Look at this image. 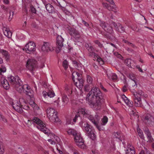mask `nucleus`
Instances as JSON below:
<instances>
[{
	"mask_svg": "<svg viewBox=\"0 0 154 154\" xmlns=\"http://www.w3.org/2000/svg\"><path fill=\"white\" fill-rule=\"evenodd\" d=\"M152 116L149 114L147 115L145 117V119L147 121H150L151 120V118Z\"/></svg>",
	"mask_w": 154,
	"mask_h": 154,
	"instance_id": "obj_46",
	"label": "nucleus"
},
{
	"mask_svg": "<svg viewBox=\"0 0 154 154\" xmlns=\"http://www.w3.org/2000/svg\"><path fill=\"white\" fill-rule=\"evenodd\" d=\"M28 121V122H32L33 123H35L36 124L38 125L37 128L45 134H48L50 133L49 130L46 127L45 124L43 123L42 121L38 118L34 117L32 119V121L29 120Z\"/></svg>",
	"mask_w": 154,
	"mask_h": 154,
	"instance_id": "obj_5",
	"label": "nucleus"
},
{
	"mask_svg": "<svg viewBox=\"0 0 154 154\" xmlns=\"http://www.w3.org/2000/svg\"><path fill=\"white\" fill-rule=\"evenodd\" d=\"M6 69L5 66L3 65H2L1 68H0V74H1L2 72H5L6 71Z\"/></svg>",
	"mask_w": 154,
	"mask_h": 154,
	"instance_id": "obj_38",
	"label": "nucleus"
},
{
	"mask_svg": "<svg viewBox=\"0 0 154 154\" xmlns=\"http://www.w3.org/2000/svg\"><path fill=\"white\" fill-rule=\"evenodd\" d=\"M30 9L32 12L33 13L36 14V10L35 8L33 6H30Z\"/></svg>",
	"mask_w": 154,
	"mask_h": 154,
	"instance_id": "obj_47",
	"label": "nucleus"
},
{
	"mask_svg": "<svg viewBox=\"0 0 154 154\" xmlns=\"http://www.w3.org/2000/svg\"><path fill=\"white\" fill-rule=\"evenodd\" d=\"M80 117L79 114L78 113L77 114H76L75 117L73 119V121L74 122H75L76 121V120H77V119L78 118V117Z\"/></svg>",
	"mask_w": 154,
	"mask_h": 154,
	"instance_id": "obj_52",
	"label": "nucleus"
},
{
	"mask_svg": "<svg viewBox=\"0 0 154 154\" xmlns=\"http://www.w3.org/2000/svg\"><path fill=\"white\" fill-rule=\"evenodd\" d=\"M75 85L79 88H82L83 86V81L77 80L74 83Z\"/></svg>",
	"mask_w": 154,
	"mask_h": 154,
	"instance_id": "obj_25",
	"label": "nucleus"
},
{
	"mask_svg": "<svg viewBox=\"0 0 154 154\" xmlns=\"http://www.w3.org/2000/svg\"><path fill=\"white\" fill-rule=\"evenodd\" d=\"M108 119L107 117L104 116L102 119V124L103 125H105L108 122Z\"/></svg>",
	"mask_w": 154,
	"mask_h": 154,
	"instance_id": "obj_34",
	"label": "nucleus"
},
{
	"mask_svg": "<svg viewBox=\"0 0 154 154\" xmlns=\"http://www.w3.org/2000/svg\"><path fill=\"white\" fill-rule=\"evenodd\" d=\"M147 138L148 140V142H149V143H152L153 141H154V140L152 137V135L149 136V137H147Z\"/></svg>",
	"mask_w": 154,
	"mask_h": 154,
	"instance_id": "obj_48",
	"label": "nucleus"
},
{
	"mask_svg": "<svg viewBox=\"0 0 154 154\" xmlns=\"http://www.w3.org/2000/svg\"><path fill=\"white\" fill-rule=\"evenodd\" d=\"M94 42L100 48H102L103 47V45L98 40H96L94 41Z\"/></svg>",
	"mask_w": 154,
	"mask_h": 154,
	"instance_id": "obj_43",
	"label": "nucleus"
},
{
	"mask_svg": "<svg viewBox=\"0 0 154 154\" xmlns=\"http://www.w3.org/2000/svg\"><path fill=\"white\" fill-rule=\"evenodd\" d=\"M3 31L4 34L5 36L9 38L11 37L12 33L8 29L5 27H4Z\"/></svg>",
	"mask_w": 154,
	"mask_h": 154,
	"instance_id": "obj_22",
	"label": "nucleus"
},
{
	"mask_svg": "<svg viewBox=\"0 0 154 154\" xmlns=\"http://www.w3.org/2000/svg\"><path fill=\"white\" fill-rule=\"evenodd\" d=\"M54 138L55 139L57 143H59L60 142V139L57 136H55L54 137Z\"/></svg>",
	"mask_w": 154,
	"mask_h": 154,
	"instance_id": "obj_54",
	"label": "nucleus"
},
{
	"mask_svg": "<svg viewBox=\"0 0 154 154\" xmlns=\"http://www.w3.org/2000/svg\"><path fill=\"white\" fill-rule=\"evenodd\" d=\"M127 86L126 85H125L122 88V91L123 92H126L128 89H127Z\"/></svg>",
	"mask_w": 154,
	"mask_h": 154,
	"instance_id": "obj_51",
	"label": "nucleus"
},
{
	"mask_svg": "<svg viewBox=\"0 0 154 154\" xmlns=\"http://www.w3.org/2000/svg\"><path fill=\"white\" fill-rule=\"evenodd\" d=\"M145 134L147 136V137H149V136L152 135L149 129L148 128H146L144 131Z\"/></svg>",
	"mask_w": 154,
	"mask_h": 154,
	"instance_id": "obj_32",
	"label": "nucleus"
},
{
	"mask_svg": "<svg viewBox=\"0 0 154 154\" xmlns=\"http://www.w3.org/2000/svg\"><path fill=\"white\" fill-rule=\"evenodd\" d=\"M80 125L83 129L84 128L86 135L89 134L94 130L92 129V127L87 122H80Z\"/></svg>",
	"mask_w": 154,
	"mask_h": 154,
	"instance_id": "obj_12",
	"label": "nucleus"
},
{
	"mask_svg": "<svg viewBox=\"0 0 154 154\" xmlns=\"http://www.w3.org/2000/svg\"><path fill=\"white\" fill-rule=\"evenodd\" d=\"M24 92L26 95L29 96L30 98L33 97L34 92L31 89L28 90H25V92Z\"/></svg>",
	"mask_w": 154,
	"mask_h": 154,
	"instance_id": "obj_27",
	"label": "nucleus"
},
{
	"mask_svg": "<svg viewBox=\"0 0 154 154\" xmlns=\"http://www.w3.org/2000/svg\"><path fill=\"white\" fill-rule=\"evenodd\" d=\"M0 53L2 54L3 57H5L6 60L9 59V55L7 51L4 50H0Z\"/></svg>",
	"mask_w": 154,
	"mask_h": 154,
	"instance_id": "obj_24",
	"label": "nucleus"
},
{
	"mask_svg": "<svg viewBox=\"0 0 154 154\" xmlns=\"http://www.w3.org/2000/svg\"><path fill=\"white\" fill-rule=\"evenodd\" d=\"M134 90L135 92L133 91L134 96V100L135 106L137 107H142L143 105L142 104L141 97L143 96L145 98H146L147 97V94H144L141 91H138L137 89L135 88Z\"/></svg>",
	"mask_w": 154,
	"mask_h": 154,
	"instance_id": "obj_3",
	"label": "nucleus"
},
{
	"mask_svg": "<svg viewBox=\"0 0 154 154\" xmlns=\"http://www.w3.org/2000/svg\"><path fill=\"white\" fill-rule=\"evenodd\" d=\"M47 113L49 119L52 122H57L59 119L57 115V112L55 110L51 108H48L47 110Z\"/></svg>",
	"mask_w": 154,
	"mask_h": 154,
	"instance_id": "obj_6",
	"label": "nucleus"
},
{
	"mask_svg": "<svg viewBox=\"0 0 154 154\" xmlns=\"http://www.w3.org/2000/svg\"><path fill=\"white\" fill-rule=\"evenodd\" d=\"M67 30L69 34L72 36L75 37L76 38H79L80 36L79 32L75 29L68 25Z\"/></svg>",
	"mask_w": 154,
	"mask_h": 154,
	"instance_id": "obj_13",
	"label": "nucleus"
},
{
	"mask_svg": "<svg viewBox=\"0 0 154 154\" xmlns=\"http://www.w3.org/2000/svg\"><path fill=\"white\" fill-rule=\"evenodd\" d=\"M65 7V6H64L63 7H61V8L64 13H66L67 12H68V11L66 10V9Z\"/></svg>",
	"mask_w": 154,
	"mask_h": 154,
	"instance_id": "obj_59",
	"label": "nucleus"
},
{
	"mask_svg": "<svg viewBox=\"0 0 154 154\" xmlns=\"http://www.w3.org/2000/svg\"><path fill=\"white\" fill-rule=\"evenodd\" d=\"M87 82L89 84H92V78L89 75L87 76Z\"/></svg>",
	"mask_w": 154,
	"mask_h": 154,
	"instance_id": "obj_40",
	"label": "nucleus"
},
{
	"mask_svg": "<svg viewBox=\"0 0 154 154\" xmlns=\"http://www.w3.org/2000/svg\"><path fill=\"white\" fill-rule=\"evenodd\" d=\"M55 95V94L53 91H49L48 92V96L50 97H52Z\"/></svg>",
	"mask_w": 154,
	"mask_h": 154,
	"instance_id": "obj_39",
	"label": "nucleus"
},
{
	"mask_svg": "<svg viewBox=\"0 0 154 154\" xmlns=\"http://www.w3.org/2000/svg\"><path fill=\"white\" fill-rule=\"evenodd\" d=\"M23 104L20 105V103H13L12 105L13 108L17 111L19 113H22L23 112L22 109L28 110L29 109V105H24L23 107Z\"/></svg>",
	"mask_w": 154,
	"mask_h": 154,
	"instance_id": "obj_10",
	"label": "nucleus"
},
{
	"mask_svg": "<svg viewBox=\"0 0 154 154\" xmlns=\"http://www.w3.org/2000/svg\"><path fill=\"white\" fill-rule=\"evenodd\" d=\"M1 82L3 88L7 90L9 88V85L7 80L4 77H2L1 79Z\"/></svg>",
	"mask_w": 154,
	"mask_h": 154,
	"instance_id": "obj_19",
	"label": "nucleus"
},
{
	"mask_svg": "<svg viewBox=\"0 0 154 154\" xmlns=\"http://www.w3.org/2000/svg\"><path fill=\"white\" fill-rule=\"evenodd\" d=\"M48 141L50 142L51 143V144H55V142H54V141H53L51 139H49L48 140Z\"/></svg>",
	"mask_w": 154,
	"mask_h": 154,
	"instance_id": "obj_61",
	"label": "nucleus"
},
{
	"mask_svg": "<svg viewBox=\"0 0 154 154\" xmlns=\"http://www.w3.org/2000/svg\"><path fill=\"white\" fill-rule=\"evenodd\" d=\"M88 54L89 56L94 57H97L98 56V55L94 51H92L88 52Z\"/></svg>",
	"mask_w": 154,
	"mask_h": 154,
	"instance_id": "obj_37",
	"label": "nucleus"
},
{
	"mask_svg": "<svg viewBox=\"0 0 154 154\" xmlns=\"http://www.w3.org/2000/svg\"><path fill=\"white\" fill-rule=\"evenodd\" d=\"M114 136L115 138H118V139L120 140L121 136L120 134L118 132H117L115 133Z\"/></svg>",
	"mask_w": 154,
	"mask_h": 154,
	"instance_id": "obj_44",
	"label": "nucleus"
},
{
	"mask_svg": "<svg viewBox=\"0 0 154 154\" xmlns=\"http://www.w3.org/2000/svg\"><path fill=\"white\" fill-rule=\"evenodd\" d=\"M94 124L98 129L99 131H100L101 128H100V126L98 125V123H99V121L100 120V118L97 115H96L95 116V118L93 117H90L89 119Z\"/></svg>",
	"mask_w": 154,
	"mask_h": 154,
	"instance_id": "obj_16",
	"label": "nucleus"
},
{
	"mask_svg": "<svg viewBox=\"0 0 154 154\" xmlns=\"http://www.w3.org/2000/svg\"><path fill=\"white\" fill-rule=\"evenodd\" d=\"M100 25L106 32L104 34L106 38L110 40L115 38V34L112 28L108 24L104 21H101Z\"/></svg>",
	"mask_w": 154,
	"mask_h": 154,
	"instance_id": "obj_2",
	"label": "nucleus"
},
{
	"mask_svg": "<svg viewBox=\"0 0 154 154\" xmlns=\"http://www.w3.org/2000/svg\"><path fill=\"white\" fill-rule=\"evenodd\" d=\"M84 90L86 91H88L89 90V86L88 85H86L85 86Z\"/></svg>",
	"mask_w": 154,
	"mask_h": 154,
	"instance_id": "obj_56",
	"label": "nucleus"
},
{
	"mask_svg": "<svg viewBox=\"0 0 154 154\" xmlns=\"http://www.w3.org/2000/svg\"><path fill=\"white\" fill-rule=\"evenodd\" d=\"M136 68L138 69V70L142 72H143V71L142 69H141V68H140V66H136Z\"/></svg>",
	"mask_w": 154,
	"mask_h": 154,
	"instance_id": "obj_62",
	"label": "nucleus"
},
{
	"mask_svg": "<svg viewBox=\"0 0 154 154\" xmlns=\"http://www.w3.org/2000/svg\"><path fill=\"white\" fill-rule=\"evenodd\" d=\"M122 98L124 101L129 106L132 107L133 106V103L132 102H131L126 97L124 94H123L122 96Z\"/></svg>",
	"mask_w": 154,
	"mask_h": 154,
	"instance_id": "obj_21",
	"label": "nucleus"
},
{
	"mask_svg": "<svg viewBox=\"0 0 154 154\" xmlns=\"http://www.w3.org/2000/svg\"><path fill=\"white\" fill-rule=\"evenodd\" d=\"M116 7L115 5H113L112 6H109V7L108 8V10L109 11H113L114 12L116 13L117 11H115L116 10Z\"/></svg>",
	"mask_w": 154,
	"mask_h": 154,
	"instance_id": "obj_36",
	"label": "nucleus"
},
{
	"mask_svg": "<svg viewBox=\"0 0 154 154\" xmlns=\"http://www.w3.org/2000/svg\"><path fill=\"white\" fill-rule=\"evenodd\" d=\"M42 94L44 97H46L47 95L48 96V92L45 91H43Z\"/></svg>",
	"mask_w": 154,
	"mask_h": 154,
	"instance_id": "obj_64",
	"label": "nucleus"
},
{
	"mask_svg": "<svg viewBox=\"0 0 154 154\" xmlns=\"http://www.w3.org/2000/svg\"><path fill=\"white\" fill-rule=\"evenodd\" d=\"M57 2L56 3V5L58 6L61 7H63L66 5V2L64 0H57Z\"/></svg>",
	"mask_w": 154,
	"mask_h": 154,
	"instance_id": "obj_23",
	"label": "nucleus"
},
{
	"mask_svg": "<svg viewBox=\"0 0 154 154\" xmlns=\"http://www.w3.org/2000/svg\"><path fill=\"white\" fill-rule=\"evenodd\" d=\"M56 47L55 48L56 51L57 53H59L62 50L63 46L64 39L61 35H58L56 39Z\"/></svg>",
	"mask_w": 154,
	"mask_h": 154,
	"instance_id": "obj_9",
	"label": "nucleus"
},
{
	"mask_svg": "<svg viewBox=\"0 0 154 154\" xmlns=\"http://www.w3.org/2000/svg\"><path fill=\"white\" fill-rule=\"evenodd\" d=\"M132 60L129 59H126L125 61V65L131 68V63Z\"/></svg>",
	"mask_w": 154,
	"mask_h": 154,
	"instance_id": "obj_31",
	"label": "nucleus"
},
{
	"mask_svg": "<svg viewBox=\"0 0 154 154\" xmlns=\"http://www.w3.org/2000/svg\"><path fill=\"white\" fill-rule=\"evenodd\" d=\"M62 99L63 103L61 104V105L62 106H64L67 103L68 101V99L66 95H64L62 97Z\"/></svg>",
	"mask_w": 154,
	"mask_h": 154,
	"instance_id": "obj_29",
	"label": "nucleus"
},
{
	"mask_svg": "<svg viewBox=\"0 0 154 154\" xmlns=\"http://www.w3.org/2000/svg\"><path fill=\"white\" fill-rule=\"evenodd\" d=\"M82 23H83L85 25V26H89V25L87 22H86L85 21L83 20H82Z\"/></svg>",
	"mask_w": 154,
	"mask_h": 154,
	"instance_id": "obj_63",
	"label": "nucleus"
},
{
	"mask_svg": "<svg viewBox=\"0 0 154 154\" xmlns=\"http://www.w3.org/2000/svg\"><path fill=\"white\" fill-rule=\"evenodd\" d=\"M19 100L20 102H21L22 104L25 103L26 104V103L25 100L23 98H20Z\"/></svg>",
	"mask_w": 154,
	"mask_h": 154,
	"instance_id": "obj_53",
	"label": "nucleus"
},
{
	"mask_svg": "<svg viewBox=\"0 0 154 154\" xmlns=\"http://www.w3.org/2000/svg\"><path fill=\"white\" fill-rule=\"evenodd\" d=\"M65 7V6H64L63 7H61V8L64 13H66L67 12H68V11L66 10V9Z\"/></svg>",
	"mask_w": 154,
	"mask_h": 154,
	"instance_id": "obj_58",
	"label": "nucleus"
},
{
	"mask_svg": "<svg viewBox=\"0 0 154 154\" xmlns=\"http://www.w3.org/2000/svg\"><path fill=\"white\" fill-rule=\"evenodd\" d=\"M102 5L103 7H105L107 9L109 7V5L107 3H103Z\"/></svg>",
	"mask_w": 154,
	"mask_h": 154,
	"instance_id": "obj_55",
	"label": "nucleus"
},
{
	"mask_svg": "<svg viewBox=\"0 0 154 154\" xmlns=\"http://www.w3.org/2000/svg\"><path fill=\"white\" fill-rule=\"evenodd\" d=\"M67 133L69 135H72L75 136V141L77 146L81 148H85V145L84 144V141L80 134H77L75 131L72 129L68 130Z\"/></svg>",
	"mask_w": 154,
	"mask_h": 154,
	"instance_id": "obj_4",
	"label": "nucleus"
},
{
	"mask_svg": "<svg viewBox=\"0 0 154 154\" xmlns=\"http://www.w3.org/2000/svg\"><path fill=\"white\" fill-rule=\"evenodd\" d=\"M86 99L90 106H92L96 110L101 109L104 101L103 94L97 87H93L87 95Z\"/></svg>",
	"mask_w": 154,
	"mask_h": 154,
	"instance_id": "obj_1",
	"label": "nucleus"
},
{
	"mask_svg": "<svg viewBox=\"0 0 154 154\" xmlns=\"http://www.w3.org/2000/svg\"><path fill=\"white\" fill-rule=\"evenodd\" d=\"M37 61L35 60L29 59L26 63V67L30 70L32 71L36 67Z\"/></svg>",
	"mask_w": 154,
	"mask_h": 154,
	"instance_id": "obj_11",
	"label": "nucleus"
},
{
	"mask_svg": "<svg viewBox=\"0 0 154 154\" xmlns=\"http://www.w3.org/2000/svg\"><path fill=\"white\" fill-rule=\"evenodd\" d=\"M29 104L30 106L33 107L35 108V107L37 106V105L36 104L35 102L33 101H31L29 102Z\"/></svg>",
	"mask_w": 154,
	"mask_h": 154,
	"instance_id": "obj_41",
	"label": "nucleus"
},
{
	"mask_svg": "<svg viewBox=\"0 0 154 154\" xmlns=\"http://www.w3.org/2000/svg\"><path fill=\"white\" fill-rule=\"evenodd\" d=\"M126 154H135V150L134 148H128L126 151Z\"/></svg>",
	"mask_w": 154,
	"mask_h": 154,
	"instance_id": "obj_26",
	"label": "nucleus"
},
{
	"mask_svg": "<svg viewBox=\"0 0 154 154\" xmlns=\"http://www.w3.org/2000/svg\"><path fill=\"white\" fill-rule=\"evenodd\" d=\"M36 49V46L35 43L32 41H30L25 46L23 50H25L26 52L28 54H31L33 53Z\"/></svg>",
	"mask_w": 154,
	"mask_h": 154,
	"instance_id": "obj_8",
	"label": "nucleus"
},
{
	"mask_svg": "<svg viewBox=\"0 0 154 154\" xmlns=\"http://www.w3.org/2000/svg\"><path fill=\"white\" fill-rule=\"evenodd\" d=\"M51 45L48 42H44L43 44L42 47V50L44 52H48L54 50L55 48L52 47L51 48Z\"/></svg>",
	"mask_w": 154,
	"mask_h": 154,
	"instance_id": "obj_14",
	"label": "nucleus"
},
{
	"mask_svg": "<svg viewBox=\"0 0 154 154\" xmlns=\"http://www.w3.org/2000/svg\"><path fill=\"white\" fill-rule=\"evenodd\" d=\"M117 76L116 74H112L110 79L113 81H115L117 79Z\"/></svg>",
	"mask_w": 154,
	"mask_h": 154,
	"instance_id": "obj_42",
	"label": "nucleus"
},
{
	"mask_svg": "<svg viewBox=\"0 0 154 154\" xmlns=\"http://www.w3.org/2000/svg\"><path fill=\"white\" fill-rule=\"evenodd\" d=\"M111 24L114 26L116 31L120 33H123L125 32V29L124 27L120 23H116L112 21Z\"/></svg>",
	"mask_w": 154,
	"mask_h": 154,
	"instance_id": "obj_15",
	"label": "nucleus"
},
{
	"mask_svg": "<svg viewBox=\"0 0 154 154\" xmlns=\"http://www.w3.org/2000/svg\"><path fill=\"white\" fill-rule=\"evenodd\" d=\"M86 116L89 115L88 112L86 109L84 108H82L80 111L79 112Z\"/></svg>",
	"mask_w": 154,
	"mask_h": 154,
	"instance_id": "obj_30",
	"label": "nucleus"
},
{
	"mask_svg": "<svg viewBox=\"0 0 154 154\" xmlns=\"http://www.w3.org/2000/svg\"><path fill=\"white\" fill-rule=\"evenodd\" d=\"M95 50V49L93 47V46L91 47V48L88 51V52H91L92 51H94Z\"/></svg>",
	"mask_w": 154,
	"mask_h": 154,
	"instance_id": "obj_57",
	"label": "nucleus"
},
{
	"mask_svg": "<svg viewBox=\"0 0 154 154\" xmlns=\"http://www.w3.org/2000/svg\"><path fill=\"white\" fill-rule=\"evenodd\" d=\"M30 88L27 85H22V83L21 85H20V86H19L18 88H17V91L21 93L22 91H24L25 90H30Z\"/></svg>",
	"mask_w": 154,
	"mask_h": 154,
	"instance_id": "obj_17",
	"label": "nucleus"
},
{
	"mask_svg": "<svg viewBox=\"0 0 154 154\" xmlns=\"http://www.w3.org/2000/svg\"><path fill=\"white\" fill-rule=\"evenodd\" d=\"M8 79L12 85L13 87L17 91L20 85H21L22 82L18 76L15 77L10 75L8 77Z\"/></svg>",
	"mask_w": 154,
	"mask_h": 154,
	"instance_id": "obj_7",
	"label": "nucleus"
},
{
	"mask_svg": "<svg viewBox=\"0 0 154 154\" xmlns=\"http://www.w3.org/2000/svg\"><path fill=\"white\" fill-rule=\"evenodd\" d=\"M10 15L9 17L8 20L9 21H11L13 17L14 12L13 11H10L9 12Z\"/></svg>",
	"mask_w": 154,
	"mask_h": 154,
	"instance_id": "obj_45",
	"label": "nucleus"
},
{
	"mask_svg": "<svg viewBox=\"0 0 154 154\" xmlns=\"http://www.w3.org/2000/svg\"><path fill=\"white\" fill-rule=\"evenodd\" d=\"M127 76L129 77V79L134 82L135 84L134 85L132 86V87L131 88V89L133 90H134L135 89V88H136L137 87V84L135 81L136 78L134 77V75L133 74H129L128 75H127Z\"/></svg>",
	"mask_w": 154,
	"mask_h": 154,
	"instance_id": "obj_20",
	"label": "nucleus"
},
{
	"mask_svg": "<svg viewBox=\"0 0 154 154\" xmlns=\"http://www.w3.org/2000/svg\"><path fill=\"white\" fill-rule=\"evenodd\" d=\"M66 19L68 20H71L73 19H74V17L71 15H70L69 16L68 15V16L66 17Z\"/></svg>",
	"mask_w": 154,
	"mask_h": 154,
	"instance_id": "obj_50",
	"label": "nucleus"
},
{
	"mask_svg": "<svg viewBox=\"0 0 154 154\" xmlns=\"http://www.w3.org/2000/svg\"><path fill=\"white\" fill-rule=\"evenodd\" d=\"M45 7L47 11L50 14L55 13L56 12L55 9L51 4H46Z\"/></svg>",
	"mask_w": 154,
	"mask_h": 154,
	"instance_id": "obj_18",
	"label": "nucleus"
},
{
	"mask_svg": "<svg viewBox=\"0 0 154 154\" xmlns=\"http://www.w3.org/2000/svg\"><path fill=\"white\" fill-rule=\"evenodd\" d=\"M130 113L131 115L134 116H135L136 117L138 118V115L137 114V113L134 111H132Z\"/></svg>",
	"mask_w": 154,
	"mask_h": 154,
	"instance_id": "obj_49",
	"label": "nucleus"
},
{
	"mask_svg": "<svg viewBox=\"0 0 154 154\" xmlns=\"http://www.w3.org/2000/svg\"><path fill=\"white\" fill-rule=\"evenodd\" d=\"M72 63L75 65V66H76L77 67H78V63L76 61L74 60L72 61Z\"/></svg>",
	"mask_w": 154,
	"mask_h": 154,
	"instance_id": "obj_60",
	"label": "nucleus"
},
{
	"mask_svg": "<svg viewBox=\"0 0 154 154\" xmlns=\"http://www.w3.org/2000/svg\"><path fill=\"white\" fill-rule=\"evenodd\" d=\"M62 65L65 70L68 68V62L66 60H65L63 61Z\"/></svg>",
	"mask_w": 154,
	"mask_h": 154,
	"instance_id": "obj_35",
	"label": "nucleus"
},
{
	"mask_svg": "<svg viewBox=\"0 0 154 154\" xmlns=\"http://www.w3.org/2000/svg\"><path fill=\"white\" fill-rule=\"evenodd\" d=\"M90 138L93 140H94L96 138V136L95 133H94V131L90 132L89 134L87 135Z\"/></svg>",
	"mask_w": 154,
	"mask_h": 154,
	"instance_id": "obj_28",
	"label": "nucleus"
},
{
	"mask_svg": "<svg viewBox=\"0 0 154 154\" xmlns=\"http://www.w3.org/2000/svg\"><path fill=\"white\" fill-rule=\"evenodd\" d=\"M137 131L138 134L140 138L142 139H144V137L142 131L140 129H137Z\"/></svg>",
	"mask_w": 154,
	"mask_h": 154,
	"instance_id": "obj_33",
	"label": "nucleus"
}]
</instances>
